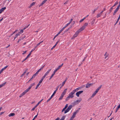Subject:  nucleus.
Listing matches in <instances>:
<instances>
[{
  "instance_id": "obj_1",
  "label": "nucleus",
  "mask_w": 120,
  "mask_h": 120,
  "mask_svg": "<svg viewBox=\"0 0 120 120\" xmlns=\"http://www.w3.org/2000/svg\"><path fill=\"white\" fill-rule=\"evenodd\" d=\"M33 86V85L32 84H31L30 85L29 87L27 89L25 90L23 92L20 94L19 97H21L24 95L30 90Z\"/></svg>"
},
{
  "instance_id": "obj_2",
  "label": "nucleus",
  "mask_w": 120,
  "mask_h": 120,
  "mask_svg": "<svg viewBox=\"0 0 120 120\" xmlns=\"http://www.w3.org/2000/svg\"><path fill=\"white\" fill-rule=\"evenodd\" d=\"M81 31L79 29L75 33V34L73 35L71 38V39H74L79 34V33Z\"/></svg>"
},
{
  "instance_id": "obj_3",
  "label": "nucleus",
  "mask_w": 120,
  "mask_h": 120,
  "mask_svg": "<svg viewBox=\"0 0 120 120\" xmlns=\"http://www.w3.org/2000/svg\"><path fill=\"white\" fill-rule=\"evenodd\" d=\"M88 25V23H85L79 29L81 31H82L84 29H85L86 26Z\"/></svg>"
},
{
  "instance_id": "obj_4",
  "label": "nucleus",
  "mask_w": 120,
  "mask_h": 120,
  "mask_svg": "<svg viewBox=\"0 0 120 120\" xmlns=\"http://www.w3.org/2000/svg\"><path fill=\"white\" fill-rule=\"evenodd\" d=\"M72 107V105H69L66 110L65 111L64 113L65 114L68 112Z\"/></svg>"
},
{
  "instance_id": "obj_5",
  "label": "nucleus",
  "mask_w": 120,
  "mask_h": 120,
  "mask_svg": "<svg viewBox=\"0 0 120 120\" xmlns=\"http://www.w3.org/2000/svg\"><path fill=\"white\" fill-rule=\"evenodd\" d=\"M75 90L73 91H72L70 93L69 95V96L71 98H72L74 97V94L75 92Z\"/></svg>"
},
{
  "instance_id": "obj_6",
  "label": "nucleus",
  "mask_w": 120,
  "mask_h": 120,
  "mask_svg": "<svg viewBox=\"0 0 120 120\" xmlns=\"http://www.w3.org/2000/svg\"><path fill=\"white\" fill-rule=\"evenodd\" d=\"M43 79H42V78H41L39 82V83L38 84V85L36 86L35 88L36 89H37L38 88V87L41 84V83L43 81Z\"/></svg>"
},
{
  "instance_id": "obj_7",
  "label": "nucleus",
  "mask_w": 120,
  "mask_h": 120,
  "mask_svg": "<svg viewBox=\"0 0 120 120\" xmlns=\"http://www.w3.org/2000/svg\"><path fill=\"white\" fill-rule=\"evenodd\" d=\"M83 92V91L81 90L79 91L76 92V95L78 97H79L80 94H81Z\"/></svg>"
},
{
  "instance_id": "obj_8",
  "label": "nucleus",
  "mask_w": 120,
  "mask_h": 120,
  "mask_svg": "<svg viewBox=\"0 0 120 120\" xmlns=\"http://www.w3.org/2000/svg\"><path fill=\"white\" fill-rule=\"evenodd\" d=\"M60 85H59L56 88V90L54 91L53 93L52 94V95H53V96H54V95L56 93L57 91L58 90V88H59V86H60Z\"/></svg>"
},
{
  "instance_id": "obj_9",
  "label": "nucleus",
  "mask_w": 120,
  "mask_h": 120,
  "mask_svg": "<svg viewBox=\"0 0 120 120\" xmlns=\"http://www.w3.org/2000/svg\"><path fill=\"white\" fill-rule=\"evenodd\" d=\"M57 71H56V69L54 70V71H53V73L52 74V75L50 77V78L49 79V80H50L52 79V77L55 74V73Z\"/></svg>"
},
{
  "instance_id": "obj_10",
  "label": "nucleus",
  "mask_w": 120,
  "mask_h": 120,
  "mask_svg": "<svg viewBox=\"0 0 120 120\" xmlns=\"http://www.w3.org/2000/svg\"><path fill=\"white\" fill-rule=\"evenodd\" d=\"M93 84L92 83H88L86 84V87L88 88L90 87V86H92Z\"/></svg>"
},
{
  "instance_id": "obj_11",
  "label": "nucleus",
  "mask_w": 120,
  "mask_h": 120,
  "mask_svg": "<svg viewBox=\"0 0 120 120\" xmlns=\"http://www.w3.org/2000/svg\"><path fill=\"white\" fill-rule=\"evenodd\" d=\"M119 8H118V7H117V8L115 10L113 13V15H114L116 14V12L117 11L119 10Z\"/></svg>"
},
{
  "instance_id": "obj_12",
  "label": "nucleus",
  "mask_w": 120,
  "mask_h": 120,
  "mask_svg": "<svg viewBox=\"0 0 120 120\" xmlns=\"http://www.w3.org/2000/svg\"><path fill=\"white\" fill-rule=\"evenodd\" d=\"M79 100H78L76 101H75L74 103H77V104L78 103L80 102L82 100V99L81 98H80Z\"/></svg>"
},
{
  "instance_id": "obj_13",
  "label": "nucleus",
  "mask_w": 120,
  "mask_h": 120,
  "mask_svg": "<svg viewBox=\"0 0 120 120\" xmlns=\"http://www.w3.org/2000/svg\"><path fill=\"white\" fill-rule=\"evenodd\" d=\"M68 107V104H67L65 105V107L62 110L61 112H64V111L65 110V109L67 107Z\"/></svg>"
},
{
  "instance_id": "obj_14",
  "label": "nucleus",
  "mask_w": 120,
  "mask_h": 120,
  "mask_svg": "<svg viewBox=\"0 0 120 120\" xmlns=\"http://www.w3.org/2000/svg\"><path fill=\"white\" fill-rule=\"evenodd\" d=\"M6 7L2 8L0 10V13H1L4 10L6 9Z\"/></svg>"
},
{
  "instance_id": "obj_15",
  "label": "nucleus",
  "mask_w": 120,
  "mask_h": 120,
  "mask_svg": "<svg viewBox=\"0 0 120 120\" xmlns=\"http://www.w3.org/2000/svg\"><path fill=\"white\" fill-rule=\"evenodd\" d=\"M102 86V85H101L100 86L98 87L96 90V91H97V93L98 92L99 90L101 88V87Z\"/></svg>"
},
{
  "instance_id": "obj_16",
  "label": "nucleus",
  "mask_w": 120,
  "mask_h": 120,
  "mask_svg": "<svg viewBox=\"0 0 120 120\" xmlns=\"http://www.w3.org/2000/svg\"><path fill=\"white\" fill-rule=\"evenodd\" d=\"M64 95L62 93L61 95L60 96V97L59 99V100H61L63 98Z\"/></svg>"
},
{
  "instance_id": "obj_17",
  "label": "nucleus",
  "mask_w": 120,
  "mask_h": 120,
  "mask_svg": "<svg viewBox=\"0 0 120 120\" xmlns=\"http://www.w3.org/2000/svg\"><path fill=\"white\" fill-rule=\"evenodd\" d=\"M97 93V91H94L92 94V96L91 97L93 98L94 97V96Z\"/></svg>"
},
{
  "instance_id": "obj_18",
  "label": "nucleus",
  "mask_w": 120,
  "mask_h": 120,
  "mask_svg": "<svg viewBox=\"0 0 120 120\" xmlns=\"http://www.w3.org/2000/svg\"><path fill=\"white\" fill-rule=\"evenodd\" d=\"M81 87H79L76 88V89L73 90V91H74V90L75 91V92H76L77 91L79 90L80 89H81Z\"/></svg>"
},
{
  "instance_id": "obj_19",
  "label": "nucleus",
  "mask_w": 120,
  "mask_h": 120,
  "mask_svg": "<svg viewBox=\"0 0 120 120\" xmlns=\"http://www.w3.org/2000/svg\"><path fill=\"white\" fill-rule=\"evenodd\" d=\"M15 115V114L14 113H11L8 116L9 117H11V116H14Z\"/></svg>"
},
{
  "instance_id": "obj_20",
  "label": "nucleus",
  "mask_w": 120,
  "mask_h": 120,
  "mask_svg": "<svg viewBox=\"0 0 120 120\" xmlns=\"http://www.w3.org/2000/svg\"><path fill=\"white\" fill-rule=\"evenodd\" d=\"M36 76V75L35 74H34L33 76L28 81V82H29L30 81H31L33 78H34Z\"/></svg>"
},
{
  "instance_id": "obj_21",
  "label": "nucleus",
  "mask_w": 120,
  "mask_h": 120,
  "mask_svg": "<svg viewBox=\"0 0 120 120\" xmlns=\"http://www.w3.org/2000/svg\"><path fill=\"white\" fill-rule=\"evenodd\" d=\"M43 42V41H42L40 42L39 43H38V44H37V45L35 46V48H36L39 45L41 44Z\"/></svg>"
},
{
  "instance_id": "obj_22",
  "label": "nucleus",
  "mask_w": 120,
  "mask_h": 120,
  "mask_svg": "<svg viewBox=\"0 0 120 120\" xmlns=\"http://www.w3.org/2000/svg\"><path fill=\"white\" fill-rule=\"evenodd\" d=\"M99 8V7L98 6L97 7L95 8V9H94V11L92 13L94 14V13L96 11L98 8Z\"/></svg>"
},
{
  "instance_id": "obj_23",
  "label": "nucleus",
  "mask_w": 120,
  "mask_h": 120,
  "mask_svg": "<svg viewBox=\"0 0 120 120\" xmlns=\"http://www.w3.org/2000/svg\"><path fill=\"white\" fill-rule=\"evenodd\" d=\"M48 74L46 72L45 73L43 76L42 78L44 79V78H45V77H46V76L48 75Z\"/></svg>"
},
{
  "instance_id": "obj_24",
  "label": "nucleus",
  "mask_w": 120,
  "mask_h": 120,
  "mask_svg": "<svg viewBox=\"0 0 120 120\" xmlns=\"http://www.w3.org/2000/svg\"><path fill=\"white\" fill-rule=\"evenodd\" d=\"M67 90V88L65 89H64V91L63 92V93H62L63 94H64V95H65V94L66 93V92Z\"/></svg>"
},
{
  "instance_id": "obj_25",
  "label": "nucleus",
  "mask_w": 120,
  "mask_h": 120,
  "mask_svg": "<svg viewBox=\"0 0 120 120\" xmlns=\"http://www.w3.org/2000/svg\"><path fill=\"white\" fill-rule=\"evenodd\" d=\"M35 4V2H33L30 5V8L31 7L33 6Z\"/></svg>"
},
{
  "instance_id": "obj_26",
  "label": "nucleus",
  "mask_w": 120,
  "mask_h": 120,
  "mask_svg": "<svg viewBox=\"0 0 120 120\" xmlns=\"http://www.w3.org/2000/svg\"><path fill=\"white\" fill-rule=\"evenodd\" d=\"M77 113H76L75 112H74L73 113V115H72V117H73L74 118H75V115H76V114H77Z\"/></svg>"
},
{
  "instance_id": "obj_27",
  "label": "nucleus",
  "mask_w": 120,
  "mask_h": 120,
  "mask_svg": "<svg viewBox=\"0 0 120 120\" xmlns=\"http://www.w3.org/2000/svg\"><path fill=\"white\" fill-rule=\"evenodd\" d=\"M65 116H63L61 118L60 120H64L65 118Z\"/></svg>"
},
{
  "instance_id": "obj_28",
  "label": "nucleus",
  "mask_w": 120,
  "mask_h": 120,
  "mask_svg": "<svg viewBox=\"0 0 120 120\" xmlns=\"http://www.w3.org/2000/svg\"><path fill=\"white\" fill-rule=\"evenodd\" d=\"M80 108H79L75 112L76 113H77L80 110Z\"/></svg>"
},
{
  "instance_id": "obj_29",
  "label": "nucleus",
  "mask_w": 120,
  "mask_h": 120,
  "mask_svg": "<svg viewBox=\"0 0 120 120\" xmlns=\"http://www.w3.org/2000/svg\"><path fill=\"white\" fill-rule=\"evenodd\" d=\"M23 29H22L20 31V32H19V33L20 34L23 33Z\"/></svg>"
},
{
  "instance_id": "obj_30",
  "label": "nucleus",
  "mask_w": 120,
  "mask_h": 120,
  "mask_svg": "<svg viewBox=\"0 0 120 120\" xmlns=\"http://www.w3.org/2000/svg\"><path fill=\"white\" fill-rule=\"evenodd\" d=\"M36 48H35V47H34V48L30 52V53L29 54H30V55L31 54V53L33 51H34V50H35V49Z\"/></svg>"
},
{
  "instance_id": "obj_31",
  "label": "nucleus",
  "mask_w": 120,
  "mask_h": 120,
  "mask_svg": "<svg viewBox=\"0 0 120 120\" xmlns=\"http://www.w3.org/2000/svg\"><path fill=\"white\" fill-rule=\"evenodd\" d=\"M45 66V65H44L42 66L40 69L39 70L40 71L41 70H42L44 68Z\"/></svg>"
},
{
  "instance_id": "obj_32",
  "label": "nucleus",
  "mask_w": 120,
  "mask_h": 120,
  "mask_svg": "<svg viewBox=\"0 0 120 120\" xmlns=\"http://www.w3.org/2000/svg\"><path fill=\"white\" fill-rule=\"evenodd\" d=\"M86 18V17L84 18L83 19H82L79 21V22H82Z\"/></svg>"
},
{
  "instance_id": "obj_33",
  "label": "nucleus",
  "mask_w": 120,
  "mask_h": 120,
  "mask_svg": "<svg viewBox=\"0 0 120 120\" xmlns=\"http://www.w3.org/2000/svg\"><path fill=\"white\" fill-rule=\"evenodd\" d=\"M118 2L117 1L116 2H115L114 4V5H113V7H114V6H115L116 5H117V4H118Z\"/></svg>"
},
{
  "instance_id": "obj_34",
  "label": "nucleus",
  "mask_w": 120,
  "mask_h": 120,
  "mask_svg": "<svg viewBox=\"0 0 120 120\" xmlns=\"http://www.w3.org/2000/svg\"><path fill=\"white\" fill-rule=\"evenodd\" d=\"M113 6H112V7H111V8L109 10V13H110L111 12V11H112V9H113Z\"/></svg>"
},
{
  "instance_id": "obj_35",
  "label": "nucleus",
  "mask_w": 120,
  "mask_h": 120,
  "mask_svg": "<svg viewBox=\"0 0 120 120\" xmlns=\"http://www.w3.org/2000/svg\"><path fill=\"white\" fill-rule=\"evenodd\" d=\"M70 97L68 96L65 99V100L66 101H68L70 98Z\"/></svg>"
},
{
  "instance_id": "obj_36",
  "label": "nucleus",
  "mask_w": 120,
  "mask_h": 120,
  "mask_svg": "<svg viewBox=\"0 0 120 120\" xmlns=\"http://www.w3.org/2000/svg\"><path fill=\"white\" fill-rule=\"evenodd\" d=\"M61 67V66H60V65L56 69V70L57 71L59 69H60V68Z\"/></svg>"
},
{
  "instance_id": "obj_37",
  "label": "nucleus",
  "mask_w": 120,
  "mask_h": 120,
  "mask_svg": "<svg viewBox=\"0 0 120 120\" xmlns=\"http://www.w3.org/2000/svg\"><path fill=\"white\" fill-rule=\"evenodd\" d=\"M25 37V36H24V37H20V39H21V40H23Z\"/></svg>"
},
{
  "instance_id": "obj_38",
  "label": "nucleus",
  "mask_w": 120,
  "mask_h": 120,
  "mask_svg": "<svg viewBox=\"0 0 120 120\" xmlns=\"http://www.w3.org/2000/svg\"><path fill=\"white\" fill-rule=\"evenodd\" d=\"M40 71L39 70H38L37 71L35 74L36 75H37L39 73V72Z\"/></svg>"
},
{
  "instance_id": "obj_39",
  "label": "nucleus",
  "mask_w": 120,
  "mask_h": 120,
  "mask_svg": "<svg viewBox=\"0 0 120 120\" xmlns=\"http://www.w3.org/2000/svg\"><path fill=\"white\" fill-rule=\"evenodd\" d=\"M101 15H100V14L99 13L97 15V18H98L99 17H100V16Z\"/></svg>"
},
{
  "instance_id": "obj_40",
  "label": "nucleus",
  "mask_w": 120,
  "mask_h": 120,
  "mask_svg": "<svg viewBox=\"0 0 120 120\" xmlns=\"http://www.w3.org/2000/svg\"><path fill=\"white\" fill-rule=\"evenodd\" d=\"M95 21L94 19L91 22V24L92 25H93Z\"/></svg>"
},
{
  "instance_id": "obj_41",
  "label": "nucleus",
  "mask_w": 120,
  "mask_h": 120,
  "mask_svg": "<svg viewBox=\"0 0 120 120\" xmlns=\"http://www.w3.org/2000/svg\"><path fill=\"white\" fill-rule=\"evenodd\" d=\"M30 56V54H29L27 56V57L25 59V60H26L27 59V58H28Z\"/></svg>"
},
{
  "instance_id": "obj_42",
  "label": "nucleus",
  "mask_w": 120,
  "mask_h": 120,
  "mask_svg": "<svg viewBox=\"0 0 120 120\" xmlns=\"http://www.w3.org/2000/svg\"><path fill=\"white\" fill-rule=\"evenodd\" d=\"M47 0H44L42 1V3L44 4Z\"/></svg>"
},
{
  "instance_id": "obj_43",
  "label": "nucleus",
  "mask_w": 120,
  "mask_h": 120,
  "mask_svg": "<svg viewBox=\"0 0 120 120\" xmlns=\"http://www.w3.org/2000/svg\"><path fill=\"white\" fill-rule=\"evenodd\" d=\"M70 23H68V24H67L65 26H64V27H65V28H66V27H67V26H68V25H69L70 24Z\"/></svg>"
},
{
  "instance_id": "obj_44",
  "label": "nucleus",
  "mask_w": 120,
  "mask_h": 120,
  "mask_svg": "<svg viewBox=\"0 0 120 120\" xmlns=\"http://www.w3.org/2000/svg\"><path fill=\"white\" fill-rule=\"evenodd\" d=\"M43 99H41L40 101H39L37 104L39 105L40 103L43 100Z\"/></svg>"
},
{
  "instance_id": "obj_45",
  "label": "nucleus",
  "mask_w": 120,
  "mask_h": 120,
  "mask_svg": "<svg viewBox=\"0 0 120 120\" xmlns=\"http://www.w3.org/2000/svg\"><path fill=\"white\" fill-rule=\"evenodd\" d=\"M30 25V24L28 25L27 26H26L23 29V30H25L26 29V28L28 27Z\"/></svg>"
},
{
  "instance_id": "obj_46",
  "label": "nucleus",
  "mask_w": 120,
  "mask_h": 120,
  "mask_svg": "<svg viewBox=\"0 0 120 120\" xmlns=\"http://www.w3.org/2000/svg\"><path fill=\"white\" fill-rule=\"evenodd\" d=\"M8 67V66H6L4 68H3L4 70V69H6Z\"/></svg>"
},
{
  "instance_id": "obj_47",
  "label": "nucleus",
  "mask_w": 120,
  "mask_h": 120,
  "mask_svg": "<svg viewBox=\"0 0 120 120\" xmlns=\"http://www.w3.org/2000/svg\"><path fill=\"white\" fill-rule=\"evenodd\" d=\"M2 112L0 113V115H2V114H3L4 112Z\"/></svg>"
},
{
  "instance_id": "obj_48",
  "label": "nucleus",
  "mask_w": 120,
  "mask_h": 120,
  "mask_svg": "<svg viewBox=\"0 0 120 120\" xmlns=\"http://www.w3.org/2000/svg\"><path fill=\"white\" fill-rule=\"evenodd\" d=\"M74 118L73 117H72L71 116V117L70 120H73V119H74Z\"/></svg>"
},
{
  "instance_id": "obj_49",
  "label": "nucleus",
  "mask_w": 120,
  "mask_h": 120,
  "mask_svg": "<svg viewBox=\"0 0 120 120\" xmlns=\"http://www.w3.org/2000/svg\"><path fill=\"white\" fill-rule=\"evenodd\" d=\"M35 109V108L34 107L32 109H31V111H33Z\"/></svg>"
},
{
  "instance_id": "obj_50",
  "label": "nucleus",
  "mask_w": 120,
  "mask_h": 120,
  "mask_svg": "<svg viewBox=\"0 0 120 120\" xmlns=\"http://www.w3.org/2000/svg\"><path fill=\"white\" fill-rule=\"evenodd\" d=\"M27 52V51H25L22 53V54H24L26 53Z\"/></svg>"
},
{
  "instance_id": "obj_51",
  "label": "nucleus",
  "mask_w": 120,
  "mask_h": 120,
  "mask_svg": "<svg viewBox=\"0 0 120 120\" xmlns=\"http://www.w3.org/2000/svg\"><path fill=\"white\" fill-rule=\"evenodd\" d=\"M73 20V19H71L70 21L69 22L70 23Z\"/></svg>"
},
{
  "instance_id": "obj_52",
  "label": "nucleus",
  "mask_w": 120,
  "mask_h": 120,
  "mask_svg": "<svg viewBox=\"0 0 120 120\" xmlns=\"http://www.w3.org/2000/svg\"><path fill=\"white\" fill-rule=\"evenodd\" d=\"M20 34L19 33H17L15 35V36H17L19 35Z\"/></svg>"
},
{
  "instance_id": "obj_53",
  "label": "nucleus",
  "mask_w": 120,
  "mask_h": 120,
  "mask_svg": "<svg viewBox=\"0 0 120 120\" xmlns=\"http://www.w3.org/2000/svg\"><path fill=\"white\" fill-rule=\"evenodd\" d=\"M68 1H67L65 2V3H64V4H67L68 3Z\"/></svg>"
},
{
  "instance_id": "obj_54",
  "label": "nucleus",
  "mask_w": 120,
  "mask_h": 120,
  "mask_svg": "<svg viewBox=\"0 0 120 120\" xmlns=\"http://www.w3.org/2000/svg\"><path fill=\"white\" fill-rule=\"evenodd\" d=\"M56 46L55 45H54L53 47L51 49H53Z\"/></svg>"
},
{
  "instance_id": "obj_55",
  "label": "nucleus",
  "mask_w": 120,
  "mask_h": 120,
  "mask_svg": "<svg viewBox=\"0 0 120 120\" xmlns=\"http://www.w3.org/2000/svg\"><path fill=\"white\" fill-rule=\"evenodd\" d=\"M53 95H51V96L50 97V98L49 99L50 100L52 98V97L53 96Z\"/></svg>"
},
{
  "instance_id": "obj_56",
  "label": "nucleus",
  "mask_w": 120,
  "mask_h": 120,
  "mask_svg": "<svg viewBox=\"0 0 120 120\" xmlns=\"http://www.w3.org/2000/svg\"><path fill=\"white\" fill-rule=\"evenodd\" d=\"M51 70V69H50L49 70H48L47 71V73L48 74L49 73V72Z\"/></svg>"
},
{
  "instance_id": "obj_57",
  "label": "nucleus",
  "mask_w": 120,
  "mask_h": 120,
  "mask_svg": "<svg viewBox=\"0 0 120 120\" xmlns=\"http://www.w3.org/2000/svg\"><path fill=\"white\" fill-rule=\"evenodd\" d=\"M119 109V108H116V111H115V113H116V112H117V110H118V109Z\"/></svg>"
},
{
  "instance_id": "obj_58",
  "label": "nucleus",
  "mask_w": 120,
  "mask_h": 120,
  "mask_svg": "<svg viewBox=\"0 0 120 120\" xmlns=\"http://www.w3.org/2000/svg\"><path fill=\"white\" fill-rule=\"evenodd\" d=\"M39 105L38 104L34 107L35 108H36V107Z\"/></svg>"
},
{
  "instance_id": "obj_59",
  "label": "nucleus",
  "mask_w": 120,
  "mask_h": 120,
  "mask_svg": "<svg viewBox=\"0 0 120 120\" xmlns=\"http://www.w3.org/2000/svg\"><path fill=\"white\" fill-rule=\"evenodd\" d=\"M39 105L38 104L34 107L35 108H36V107Z\"/></svg>"
},
{
  "instance_id": "obj_60",
  "label": "nucleus",
  "mask_w": 120,
  "mask_h": 120,
  "mask_svg": "<svg viewBox=\"0 0 120 120\" xmlns=\"http://www.w3.org/2000/svg\"><path fill=\"white\" fill-rule=\"evenodd\" d=\"M39 105L38 104L34 107L35 108H36V107Z\"/></svg>"
},
{
  "instance_id": "obj_61",
  "label": "nucleus",
  "mask_w": 120,
  "mask_h": 120,
  "mask_svg": "<svg viewBox=\"0 0 120 120\" xmlns=\"http://www.w3.org/2000/svg\"><path fill=\"white\" fill-rule=\"evenodd\" d=\"M67 79H68V78H67L66 77V78L65 80H64V82H65Z\"/></svg>"
},
{
  "instance_id": "obj_62",
  "label": "nucleus",
  "mask_w": 120,
  "mask_h": 120,
  "mask_svg": "<svg viewBox=\"0 0 120 120\" xmlns=\"http://www.w3.org/2000/svg\"><path fill=\"white\" fill-rule=\"evenodd\" d=\"M65 82H63L62 83V85H63L64 86V84H65Z\"/></svg>"
},
{
  "instance_id": "obj_63",
  "label": "nucleus",
  "mask_w": 120,
  "mask_h": 120,
  "mask_svg": "<svg viewBox=\"0 0 120 120\" xmlns=\"http://www.w3.org/2000/svg\"><path fill=\"white\" fill-rule=\"evenodd\" d=\"M59 119H60V118L59 117H57L55 120H59Z\"/></svg>"
},
{
  "instance_id": "obj_64",
  "label": "nucleus",
  "mask_w": 120,
  "mask_h": 120,
  "mask_svg": "<svg viewBox=\"0 0 120 120\" xmlns=\"http://www.w3.org/2000/svg\"><path fill=\"white\" fill-rule=\"evenodd\" d=\"M117 7H118L119 8H120V3H119V4L118 5V6Z\"/></svg>"
}]
</instances>
